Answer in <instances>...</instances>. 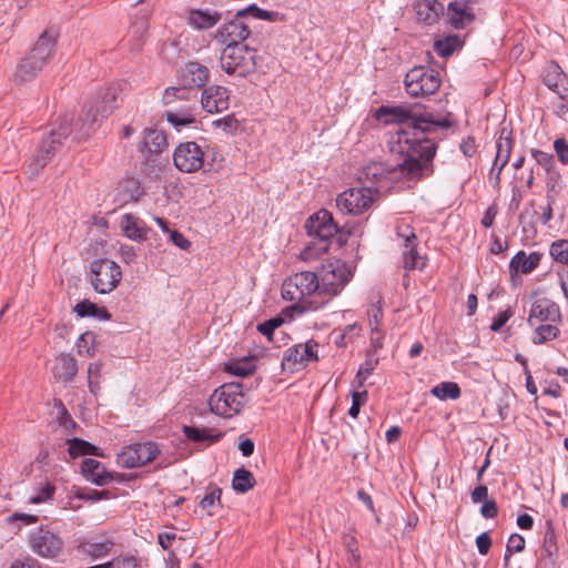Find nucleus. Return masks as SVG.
I'll list each match as a JSON object with an SVG mask.
<instances>
[{
	"instance_id": "nucleus-37",
	"label": "nucleus",
	"mask_w": 568,
	"mask_h": 568,
	"mask_svg": "<svg viewBox=\"0 0 568 568\" xmlns=\"http://www.w3.org/2000/svg\"><path fill=\"white\" fill-rule=\"evenodd\" d=\"M114 546V541L112 539H105L103 541H88L79 545V550L83 554H87L93 558H101L106 556L112 547Z\"/></svg>"
},
{
	"instance_id": "nucleus-61",
	"label": "nucleus",
	"mask_w": 568,
	"mask_h": 568,
	"mask_svg": "<svg viewBox=\"0 0 568 568\" xmlns=\"http://www.w3.org/2000/svg\"><path fill=\"white\" fill-rule=\"evenodd\" d=\"M459 149L466 158H471L476 153V150H477V144H476L475 138L469 135V136L463 139V141L459 145Z\"/></svg>"
},
{
	"instance_id": "nucleus-49",
	"label": "nucleus",
	"mask_w": 568,
	"mask_h": 568,
	"mask_svg": "<svg viewBox=\"0 0 568 568\" xmlns=\"http://www.w3.org/2000/svg\"><path fill=\"white\" fill-rule=\"evenodd\" d=\"M549 253L556 262L568 265V241L558 240L554 242L550 245Z\"/></svg>"
},
{
	"instance_id": "nucleus-22",
	"label": "nucleus",
	"mask_w": 568,
	"mask_h": 568,
	"mask_svg": "<svg viewBox=\"0 0 568 568\" xmlns=\"http://www.w3.org/2000/svg\"><path fill=\"white\" fill-rule=\"evenodd\" d=\"M209 78V69L196 61L185 63L180 70L181 82L187 89H200L204 87Z\"/></svg>"
},
{
	"instance_id": "nucleus-10",
	"label": "nucleus",
	"mask_w": 568,
	"mask_h": 568,
	"mask_svg": "<svg viewBox=\"0 0 568 568\" xmlns=\"http://www.w3.org/2000/svg\"><path fill=\"white\" fill-rule=\"evenodd\" d=\"M406 92L414 98L434 94L440 87L438 71L418 65L410 69L404 80Z\"/></svg>"
},
{
	"instance_id": "nucleus-27",
	"label": "nucleus",
	"mask_w": 568,
	"mask_h": 568,
	"mask_svg": "<svg viewBox=\"0 0 568 568\" xmlns=\"http://www.w3.org/2000/svg\"><path fill=\"white\" fill-rule=\"evenodd\" d=\"M121 229L125 236L136 242L148 240V234L151 231L143 220L131 213H126L122 216Z\"/></svg>"
},
{
	"instance_id": "nucleus-53",
	"label": "nucleus",
	"mask_w": 568,
	"mask_h": 568,
	"mask_svg": "<svg viewBox=\"0 0 568 568\" xmlns=\"http://www.w3.org/2000/svg\"><path fill=\"white\" fill-rule=\"evenodd\" d=\"M222 490L219 487L212 488L210 491H207L204 497L200 500L199 505L202 509L207 510V515L212 516L213 513L210 511L212 507L216 503H220L221 500Z\"/></svg>"
},
{
	"instance_id": "nucleus-24",
	"label": "nucleus",
	"mask_w": 568,
	"mask_h": 568,
	"mask_svg": "<svg viewBox=\"0 0 568 568\" xmlns=\"http://www.w3.org/2000/svg\"><path fill=\"white\" fill-rule=\"evenodd\" d=\"M168 148V138L164 131L146 128L143 131V140L138 145V150L141 153L146 152L148 154L162 153Z\"/></svg>"
},
{
	"instance_id": "nucleus-40",
	"label": "nucleus",
	"mask_w": 568,
	"mask_h": 568,
	"mask_svg": "<svg viewBox=\"0 0 568 568\" xmlns=\"http://www.w3.org/2000/svg\"><path fill=\"white\" fill-rule=\"evenodd\" d=\"M191 98V89L185 85L170 87L163 92L162 102L164 105H171L176 101H189Z\"/></svg>"
},
{
	"instance_id": "nucleus-28",
	"label": "nucleus",
	"mask_w": 568,
	"mask_h": 568,
	"mask_svg": "<svg viewBox=\"0 0 568 568\" xmlns=\"http://www.w3.org/2000/svg\"><path fill=\"white\" fill-rule=\"evenodd\" d=\"M542 254L540 252H531L530 254H526L525 251H519L511 258L509 263L510 272L523 274H529L540 264Z\"/></svg>"
},
{
	"instance_id": "nucleus-36",
	"label": "nucleus",
	"mask_w": 568,
	"mask_h": 568,
	"mask_svg": "<svg viewBox=\"0 0 568 568\" xmlns=\"http://www.w3.org/2000/svg\"><path fill=\"white\" fill-rule=\"evenodd\" d=\"M463 47V40L457 34H449L442 39H437L434 43V49L442 58H447L454 53L455 50Z\"/></svg>"
},
{
	"instance_id": "nucleus-52",
	"label": "nucleus",
	"mask_w": 568,
	"mask_h": 568,
	"mask_svg": "<svg viewBox=\"0 0 568 568\" xmlns=\"http://www.w3.org/2000/svg\"><path fill=\"white\" fill-rule=\"evenodd\" d=\"M558 551L556 535L551 524H548V529L545 532L542 552L545 557L551 558Z\"/></svg>"
},
{
	"instance_id": "nucleus-39",
	"label": "nucleus",
	"mask_w": 568,
	"mask_h": 568,
	"mask_svg": "<svg viewBox=\"0 0 568 568\" xmlns=\"http://www.w3.org/2000/svg\"><path fill=\"white\" fill-rule=\"evenodd\" d=\"M432 395L440 400L457 399L460 397V387L455 382H442L430 389Z\"/></svg>"
},
{
	"instance_id": "nucleus-50",
	"label": "nucleus",
	"mask_w": 568,
	"mask_h": 568,
	"mask_svg": "<svg viewBox=\"0 0 568 568\" xmlns=\"http://www.w3.org/2000/svg\"><path fill=\"white\" fill-rule=\"evenodd\" d=\"M74 497L80 500H87V501H99L102 499L109 498V491L108 490H95V489H84V488H77L74 491Z\"/></svg>"
},
{
	"instance_id": "nucleus-14",
	"label": "nucleus",
	"mask_w": 568,
	"mask_h": 568,
	"mask_svg": "<svg viewBox=\"0 0 568 568\" xmlns=\"http://www.w3.org/2000/svg\"><path fill=\"white\" fill-rule=\"evenodd\" d=\"M28 542L33 554L45 559L57 558L63 549L61 536L45 527H40L32 531Z\"/></svg>"
},
{
	"instance_id": "nucleus-8",
	"label": "nucleus",
	"mask_w": 568,
	"mask_h": 568,
	"mask_svg": "<svg viewBox=\"0 0 568 568\" xmlns=\"http://www.w3.org/2000/svg\"><path fill=\"white\" fill-rule=\"evenodd\" d=\"M257 52L247 44L227 45L221 53L222 70L229 75L245 78L257 69Z\"/></svg>"
},
{
	"instance_id": "nucleus-59",
	"label": "nucleus",
	"mask_w": 568,
	"mask_h": 568,
	"mask_svg": "<svg viewBox=\"0 0 568 568\" xmlns=\"http://www.w3.org/2000/svg\"><path fill=\"white\" fill-rule=\"evenodd\" d=\"M239 121L234 114H229L224 118L217 119L213 122L216 128H222L225 132L236 130Z\"/></svg>"
},
{
	"instance_id": "nucleus-13",
	"label": "nucleus",
	"mask_w": 568,
	"mask_h": 568,
	"mask_svg": "<svg viewBox=\"0 0 568 568\" xmlns=\"http://www.w3.org/2000/svg\"><path fill=\"white\" fill-rule=\"evenodd\" d=\"M159 454L154 442L134 443L122 448L116 462L122 468H138L153 462Z\"/></svg>"
},
{
	"instance_id": "nucleus-55",
	"label": "nucleus",
	"mask_w": 568,
	"mask_h": 568,
	"mask_svg": "<svg viewBox=\"0 0 568 568\" xmlns=\"http://www.w3.org/2000/svg\"><path fill=\"white\" fill-rule=\"evenodd\" d=\"M368 325L371 327L372 334L381 335L382 332L379 329V324L383 318V310L379 305H373L372 308L368 310Z\"/></svg>"
},
{
	"instance_id": "nucleus-4",
	"label": "nucleus",
	"mask_w": 568,
	"mask_h": 568,
	"mask_svg": "<svg viewBox=\"0 0 568 568\" xmlns=\"http://www.w3.org/2000/svg\"><path fill=\"white\" fill-rule=\"evenodd\" d=\"M119 89L109 87L100 92L94 103L85 104L77 115V136L88 139L118 106Z\"/></svg>"
},
{
	"instance_id": "nucleus-23",
	"label": "nucleus",
	"mask_w": 568,
	"mask_h": 568,
	"mask_svg": "<svg viewBox=\"0 0 568 568\" xmlns=\"http://www.w3.org/2000/svg\"><path fill=\"white\" fill-rule=\"evenodd\" d=\"M400 164L402 162L393 168H386L383 163L368 164L363 169L359 180H365L372 183H381L384 180H393L398 176H404L410 181H416L415 179H410L407 174L402 172Z\"/></svg>"
},
{
	"instance_id": "nucleus-17",
	"label": "nucleus",
	"mask_w": 568,
	"mask_h": 568,
	"mask_svg": "<svg viewBox=\"0 0 568 568\" xmlns=\"http://www.w3.org/2000/svg\"><path fill=\"white\" fill-rule=\"evenodd\" d=\"M251 34V28L245 22L244 17H237V12L234 18L222 24L215 34L216 41L227 45H241L240 43L246 40Z\"/></svg>"
},
{
	"instance_id": "nucleus-3",
	"label": "nucleus",
	"mask_w": 568,
	"mask_h": 568,
	"mask_svg": "<svg viewBox=\"0 0 568 568\" xmlns=\"http://www.w3.org/2000/svg\"><path fill=\"white\" fill-rule=\"evenodd\" d=\"M305 230L310 236L317 240V243L312 242L301 252V258L304 261L314 260L326 253L329 248V240L333 237L338 247L344 246L348 240L345 227H338L327 210H321L311 215L305 222Z\"/></svg>"
},
{
	"instance_id": "nucleus-21",
	"label": "nucleus",
	"mask_w": 568,
	"mask_h": 568,
	"mask_svg": "<svg viewBox=\"0 0 568 568\" xmlns=\"http://www.w3.org/2000/svg\"><path fill=\"white\" fill-rule=\"evenodd\" d=\"M560 323L562 320L559 305L550 298L541 297L536 300L530 307L528 323L534 325L532 321Z\"/></svg>"
},
{
	"instance_id": "nucleus-46",
	"label": "nucleus",
	"mask_w": 568,
	"mask_h": 568,
	"mask_svg": "<svg viewBox=\"0 0 568 568\" xmlns=\"http://www.w3.org/2000/svg\"><path fill=\"white\" fill-rule=\"evenodd\" d=\"M560 331L557 326L551 324H541L536 327L535 334L536 338H534L535 344H544L548 341H552L558 337Z\"/></svg>"
},
{
	"instance_id": "nucleus-33",
	"label": "nucleus",
	"mask_w": 568,
	"mask_h": 568,
	"mask_svg": "<svg viewBox=\"0 0 568 568\" xmlns=\"http://www.w3.org/2000/svg\"><path fill=\"white\" fill-rule=\"evenodd\" d=\"M237 17H244L245 19L247 17H253L258 20H266V21H284L285 17L284 14L277 12V11H267L262 8H260L257 4L252 3L248 7L239 10Z\"/></svg>"
},
{
	"instance_id": "nucleus-51",
	"label": "nucleus",
	"mask_w": 568,
	"mask_h": 568,
	"mask_svg": "<svg viewBox=\"0 0 568 568\" xmlns=\"http://www.w3.org/2000/svg\"><path fill=\"white\" fill-rule=\"evenodd\" d=\"M368 399L367 390L354 389L352 393V406L348 409V415L353 418H357L361 407L366 404Z\"/></svg>"
},
{
	"instance_id": "nucleus-19",
	"label": "nucleus",
	"mask_w": 568,
	"mask_h": 568,
	"mask_svg": "<svg viewBox=\"0 0 568 568\" xmlns=\"http://www.w3.org/2000/svg\"><path fill=\"white\" fill-rule=\"evenodd\" d=\"M202 108L209 113H220L229 109L230 91L222 85L206 87L201 94Z\"/></svg>"
},
{
	"instance_id": "nucleus-57",
	"label": "nucleus",
	"mask_w": 568,
	"mask_h": 568,
	"mask_svg": "<svg viewBox=\"0 0 568 568\" xmlns=\"http://www.w3.org/2000/svg\"><path fill=\"white\" fill-rule=\"evenodd\" d=\"M55 491V487L50 484L45 483L44 486L40 487L34 496L30 498L31 504H41L52 498L53 494Z\"/></svg>"
},
{
	"instance_id": "nucleus-20",
	"label": "nucleus",
	"mask_w": 568,
	"mask_h": 568,
	"mask_svg": "<svg viewBox=\"0 0 568 568\" xmlns=\"http://www.w3.org/2000/svg\"><path fill=\"white\" fill-rule=\"evenodd\" d=\"M447 22L456 30H463L470 26L476 14L473 6L468 1L454 0L447 6Z\"/></svg>"
},
{
	"instance_id": "nucleus-32",
	"label": "nucleus",
	"mask_w": 568,
	"mask_h": 568,
	"mask_svg": "<svg viewBox=\"0 0 568 568\" xmlns=\"http://www.w3.org/2000/svg\"><path fill=\"white\" fill-rule=\"evenodd\" d=\"M74 312L80 317H97L99 320L109 321L111 314L105 307H99L95 303L89 300H83L74 306Z\"/></svg>"
},
{
	"instance_id": "nucleus-63",
	"label": "nucleus",
	"mask_w": 568,
	"mask_h": 568,
	"mask_svg": "<svg viewBox=\"0 0 568 568\" xmlns=\"http://www.w3.org/2000/svg\"><path fill=\"white\" fill-rule=\"evenodd\" d=\"M9 568H42V567L36 558H33L31 556H26L22 559L13 560V562L11 564V566Z\"/></svg>"
},
{
	"instance_id": "nucleus-60",
	"label": "nucleus",
	"mask_w": 568,
	"mask_h": 568,
	"mask_svg": "<svg viewBox=\"0 0 568 568\" xmlns=\"http://www.w3.org/2000/svg\"><path fill=\"white\" fill-rule=\"evenodd\" d=\"M511 316L513 311L510 310V307L503 312H499L497 316L494 317L493 323L490 325V329L494 332L500 331Z\"/></svg>"
},
{
	"instance_id": "nucleus-7",
	"label": "nucleus",
	"mask_w": 568,
	"mask_h": 568,
	"mask_svg": "<svg viewBox=\"0 0 568 568\" xmlns=\"http://www.w3.org/2000/svg\"><path fill=\"white\" fill-rule=\"evenodd\" d=\"M247 403L241 383H225L216 388L209 399L210 409L215 415L232 417L240 414Z\"/></svg>"
},
{
	"instance_id": "nucleus-54",
	"label": "nucleus",
	"mask_w": 568,
	"mask_h": 568,
	"mask_svg": "<svg viewBox=\"0 0 568 568\" xmlns=\"http://www.w3.org/2000/svg\"><path fill=\"white\" fill-rule=\"evenodd\" d=\"M284 323L283 318L276 316L272 317L263 323L257 325V331L266 336L268 341H272V336L276 328H278Z\"/></svg>"
},
{
	"instance_id": "nucleus-45",
	"label": "nucleus",
	"mask_w": 568,
	"mask_h": 568,
	"mask_svg": "<svg viewBox=\"0 0 568 568\" xmlns=\"http://www.w3.org/2000/svg\"><path fill=\"white\" fill-rule=\"evenodd\" d=\"M378 361L374 358H367L361 366L359 369L352 382L353 389H359L364 386L365 381L373 373L377 365Z\"/></svg>"
},
{
	"instance_id": "nucleus-48",
	"label": "nucleus",
	"mask_w": 568,
	"mask_h": 568,
	"mask_svg": "<svg viewBox=\"0 0 568 568\" xmlns=\"http://www.w3.org/2000/svg\"><path fill=\"white\" fill-rule=\"evenodd\" d=\"M343 545L348 552V562L351 565H357L361 561V555L357 546V539L352 534H345L343 536Z\"/></svg>"
},
{
	"instance_id": "nucleus-38",
	"label": "nucleus",
	"mask_w": 568,
	"mask_h": 568,
	"mask_svg": "<svg viewBox=\"0 0 568 568\" xmlns=\"http://www.w3.org/2000/svg\"><path fill=\"white\" fill-rule=\"evenodd\" d=\"M182 433L189 440L194 442V443L209 442V443L213 444V443H217L223 436L222 433L212 435L205 428H199V427L187 426V425H184L182 427Z\"/></svg>"
},
{
	"instance_id": "nucleus-6",
	"label": "nucleus",
	"mask_w": 568,
	"mask_h": 568,
	"mask_svg": "<svg viewBox=\"0 0 568 568\" xmlns=\"http://www.w3.org/2000/svg\"><path fill=\"white\" fill-rule=\"evenodd\" d=\"M318 285L320 280L317 273L311 271L298 272L284 281L282 285V296L291 302L304 303L302 307L305 310H317L320 304L307 301V298L313 294L321 296Z\"/></svg>"
},
{
	"instance_id": "nucleus-2",
	"label": "nucleus",
	"mask_w": 568,
	"mask_h": 568,
	"mask_svg": "<svg viewBox=\"0 0 568 568\" xmlns=\"http://www.w3.org/2000/svg\"><path fill=\"white\" fill-rule=\"evenodd\" d=\"M75 120L77 116L74 115L64 114L60 116L50 132L41 139L36 155L27 165V173L31 178L40 175L47 164L60 151L68 138L71 136L72 141L77 143L87 140L77 136Z\"/></svg>"
},
{
	"instance_id": "nucleus-5",
	"label": "nucleus",
	"mask_w": 568,
	"mask_h": 568,
	"mask_svg": "<svg viewBox=\"0 0 568 568\" xmlns=\"http://www.w3.org/2000/svg\"><path fill=\"white\" fill-rule=\"evenodd\" d=\"M57 44V37L43 31L27 55L18 63L13 81L22 84L32 81L51 60Z\"/></svg>"
},
{
	"instance_id": "nucleus-9",
	"label": "nucleus",
	"mask_w": 568,
	"mask_h": 568,
	"mask_svg": "<svg viewBox=\"0 0 568 568\" xmlns=\"http://www.w3.org/2000/svg\"><path fill=\"white\" fill-rule=\"evenodd\" d=\"M122 278L121 267L112 260L97 258L90 263L89 280L100 294L111 293Z\"/></svg>"
},
{
	"instance_id": "nucleus-41",
	"label": "nucleus",
	"mask_w": 568,
	"mask_h": 568,
	"mask_svg": "<svg viewBox=\"0 0 568 568\" xmlns=\"http://www.w3.org/2000/svg\"><path fill=\"white\" fill-rule=\"evenodd\" d=\"M164 118L175 128L186 126L196 122L195 116L189 109H181L178 112L166 111Z\"/></svg>"
},
{
	"instance_id": "nucleus-26",
	"label": "nucleus",
	"mask_w": 568,
	"mask_h": 568,
	"mask_svg": "<svg viewBox=\"0 0 568 568\" xmlns=\"http://www.w3.org/2000/svg\"><path fill=\"white\" fill-rule=\"evenodd\" d=\"M81 473L88 479L98 486L108 485L112 480V475L97 459L84 458L81 463Z\"/></svg>"
},
{
	"instance_id": "nucleus-58",
	"label": "nucleus",
	"mask_w": 568,
	"mask_h": 568,
	"mask_svg": "<svg viewBox=\"0 0 568 568\" xmlns=\"http://www.w3.org/2000/svg\"><path fill=\"white\" fill-rule=\"evenodd\" d=\"M554 150L562 165H568V142L564 138H558L554 142Z\"/></svg>"
},
{
	"instance_id": "nucleus-43",
	"label": "nucleus",
	"mask_w": 568,
	"mask_h": 568,
	"mask_svg": "<svg viewBox=\"0 0 568 568\" xmlns=\"http://www.w3.org/2000/svg\"><path fill=\"white\" fill-rule=\"evenodd\" d=\"M404 267L406 270H423L426 265V258L418 254L417 247H408L403 252Z\"/></svg>"
},
{
	"instance_id": "nucleus-18",
	"label": "nucleus",
	"mask_w": 568,
	"mask_h": 568,
	"mask_svg": "<svg viewBox=\"0 0 568 568\" xmlns=\"http://www.w3.org/2000/svg\"><path fill=\"white\" fill-rule=\"evenodd\" d=\"M514 143L513 129L503 125L498 131V138L496 140V156L489 172L490 180H493V173L497 166L498 173H501L503 169L508 164Z\"/></svg>"
},
{
	"instance_id": "nucleus-30",
	"label": "nucleus",
	"mask_w": 568,
	"mask_h": 568,
	"mask_svg": "<svg viewBox=\"0 0 568 568\" xmlns=\"http://www.w3.org/2000/svg\"><path fill=\"white\" fill-rule=\"evenodd\" d=\"M544 83L548 89L556 93H560V91L568 92V77L555 62H551L547 67Z\"/></svg>"
},
{
	"instance_id": "nucleus-47",
	"label": "nucleus",
	"mask_w": 568,
	"mask_h": 568,
	"mask_svg": "<svg viewBox=\"0 0 568 568\" xmlns=\"http://www.w3.org/2000/svg\"><path fill=\"white\" fill-rule=\"evenodd\" d=\"M102 363H90L88 366V387L93 395L100 390Z\"/></svg>"
},
{
	"instance_id": "nucleus-15",
	"label": "nucleus",
	"mask_w": 568,
	"mask_h": 568,
	"mask_svg": "<svg viewBox=\"0 0 568 568\" xmlns=\"http://www.w3.org/2000/svg\"><path fill=\"white\" fill-rule=\"evenodd\" d=\"M173 163L181 172H197L203 168L204 152L194 141L182 142L173 152Z\"/></svg>"
},
{
	"instance_id": "nucleus-62",
	"label": "nucleus",
	"mask_w": 568,
	"mask_h": 568,
	"mask_svg": "<svg viewBox=\"0 0 568 568\" xmlns=\"http://www.w3.org/2000/svg\"><path fill=\"white\" fill-rule=\"evenodd\" d=\"M480 514L487 519H493L498 515V506L494 499L485 500L480 508Z\"/></svg>"
},
{
	"instance_id": "nucleus-16",
	"label": "nucleus",
	"mask_w": 568,
	"mask_h": 568,
	"mask_svg": "<svg viewBox=\"0 0 568 568\" xmlns=\"http://www.w3.org/2000/svg\"><path fill=\"white\" fill-rule=\"evenodd\" d=\"M317 347L318 344L314 339L296 344L285 351L282 365L291 371L304 368L310 362L318 361Z\"/></svg>"
},
{
	"instance_id": "nucleus-35",
	"label": "nucleus",
	"mask_w": 568,
	"mask_h": 568,
	"mask_svg": "<svg viewBox=\"0 0 568 568\" xmlns=\"http://www.w3.org/2000/svg\"><path fill=\"white\" fill-rule=\"evenodd\" d=\"M69 448L68 452L71 456V458H77L79 456H85V455H92V456H102V454L99 452V448L94 446L93 444L74 437L72 439L68 440Z\"/></svg>"
},
{
	"instance_id": "nucleus-64",
	"label": "nucleus",
	"mask_w": 568,
	"mask_h": 568,
	"mask_svg": "<svg viewBox=\"0 0 568 568\" xmlns=\"http://www.w3.org/2000/svg\"><path fill=\"white\" fill-rule=\"evenodd\" d=\"M113 568H139L136 559L133 556H126L112 560Z\"/></svg>"
},
{
	"instance_id": "nucleus-11",
	"label": "nucleus",
	"mask_w": 568,
	"mask_h": 568,
	"mask_svg": "<svg viewBox=\"0 0 568 568\" xmlns=\"http://www.w3.org/2000/svg\"><path fill=\"white\" fill-rule=\"evenodd\" d=\"M320 280V295L335 296L351 281L352 272L345 263L339 261L323 265L317 274Z\"/></svg>"
},
{
	"instance_id": "nucleus-1",
	"label": "nucleus",
	"mask_w": 568,
	"mask_h": 568,
	"mask_svg": "<svg viewBox=\"0 0 568 568\" xmlns=\"http://www.w3.org/2000/svg\"><path fill=\"white\" fill-rule=\"evenodd\" d=\"M374 118L384 124H400L392 141V152L403 158L400 170L410 179L422 180L434 173L436 139L430 136L437 129L454 125L450 113L436 118L420 105H382Z\"/></svg>"
},
{
	"instance_id": "nucleus-42",
	"label": "nucleus",
	"mask_w": 568,
	"mask_h": 568,
	"mask_svg": "<svg viewBox=\"0 0 568 568\" xmlns=\"http://www.w3.org/2000/svg\"><path fill=\"white\" fill-rule=\"evenodd\" d=\"M525 538L519 534H513L509 536L506 551L504 555V567L509 568L510 558L515 552H521L525 549Z\"/></svg>"
},
{
	"instance_id": "nucleus-29",
	"label": "nucleus",
	"mask_w": 568,
	"mask_h": 568,
	"mask_svg": "<svg viewBox=\"0 0 568 568\" xmlns=\"http://www.w3.org/2000/svg\"><path fill=\"white\" fill-rule=\"evenodd\" d=\"M445 7L438 0H420L416 4V14L419 21L434 24L444 14Z\"/></svg>"
},
{
	"instance_id": "nucleus-12",
	"label": "nucleus",
	"mask_w": 568,
	"mask_h": 568,
	"mask_svg": "<svg viewBox=\"0 0 568 568\" xmlns=\"http://www.w3.org/2000/svg\"><path fill=\"white\" fill-rule=\"evenodd\" d=\"M377 194L373 187H351L338 194L336 206L342 213L361 215L372 206Z\"/></svg>"
},
{
	"instance_id": "nucleus-31",
	"label": "nucleus",
	"mask_w": 568,
	"mask_h": 568,
	"mask_svg": "<svg viewBox=\"0 0 568 568\" xmlns=\"http://www.w3.org/2000/svg\"><path fill=\"white\" fill-rule=\"evenodd\" d=\"M221 20V13L200 9L190 11L189 22L195 29H210Z\"/></svg>"
},
{
	"instance_id": "nucleus-56",
	"label": "nucleus",
	"mask_w": 568,
	"mask_h": 568,
	"mask_svg": "<svg viewBox=\"0 0 568 568\" xmlns=\"http://www.w3.org/2000/svg\"><path fill=\"white\" fill-rule=\"evenodd\" d=\"M530 153L536 162L547 172H550L555 168V160L552 154L536 149H532Z\"/></svg>"
},
{
	"instance_id": "nucleus-25",
	"label": "nucleus",
	"mask_w": 568,
	"mask_h": 568,
	"mask_svg": "<svg viewBox=\"0 0 568 568\" xmlns=\"http://www.w3.org/2000/svg\"><path fill=\"white\" fill-rule=\"evenodd\" d=\"M78 373L77 359L70 355L62 353L57 356L52 367V374L55 379L62 383H71Z\"/></svg>"
},
{
	"instance_id": "nucleus-44",
	"label": "nucleus",
	"mask_w": 568,
	"mask_h": 568,
	"mask_svg": "<svg viewBox=\"0 0 568 568\" xmlns=\"http://www.w3.org/2000/svg\"><path fill=\"white\" fill-rule=\"evenodd\" d=\"M256 366L252 359L244 358L242 361L231 362L225 365V371L241 377L251 375Z\"/></svg>"
},
{
	"instance_id": "nucleus-34",
	"label": "nucleus",
	"mask_w": 568,
	"mask_h": 568,
	"mask_svg": "<svg viewBox=\"0 0 568 568\" xmlns=\"http://www.w3.org/2000/svg\"><path fill=\"white\" fill-rule=\"evenodd\" d=\"M256 484L253 474L244 467L236 469L233 474L232 488L240 494L251 490Z\"/></svg>"
}]
</instances>
